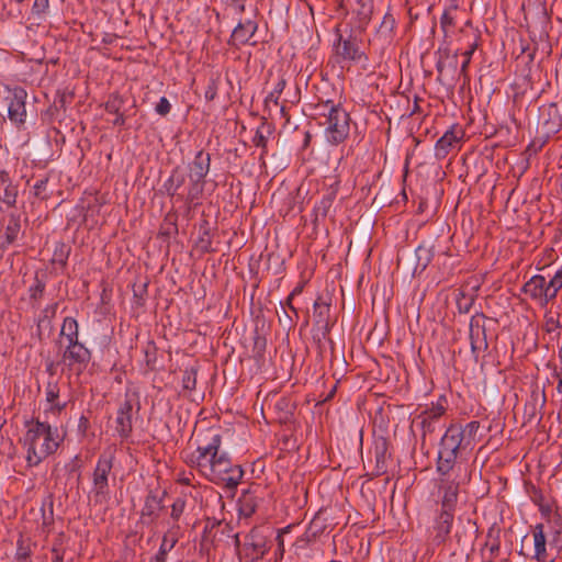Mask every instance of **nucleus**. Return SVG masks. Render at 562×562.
I'll return each instance as SVG.
<instances>
[{
    "label": "nucleus",
    "instance_id": "obj_52",
    "mask_svg": "<svg viewBox=\"0 0 562 562\" xmlns=\"http://www.w3.org/2000/svg\"><path fill=\"white\" fill-rule=\"evenodd\" d=\"M136 113V101L132 100L130 104V109H124V112H119V114H114V119L112 120V124L114 126H124L126 120Z\"/></svg>",
    "mask_w": 562,
    "mask_h": 562
},
{
    "label": "nucleus",
    "instance_id": "obj_16",
    "mask_svg": "<svg viewBox=\"0 0 562 562\" xmlns=\"http://www.w3.org/2000/svg\"><path fill=\"white\" fill-rule=\"evenodd\" d=\"M464 136V132L457 125L451 126L436 143L435 156L437 159L446 158Z\"/></svg>",
    "mask_w": 562,
    "mask_h": 562
},
{
    "label": "nucleus",
    "instance_id": "obj_51",
    "mask_svg": "<svg viewBox=\"0 0 562 562\" xmlns=\"http://www.w3.org/2000/svg\"><path fill=\"white\" fill-rule=\"evenodd\" d=\"M315 540V533L305 530V532L293 543L295 553L299 555L301 552L305 551Z\"/></svg>",
    "mask_w": 562,
    "mask_h": 562
},
{
    "label": "nucleus",
    "instance_id": "obj_47",
    "mask_svg": "<svg viewBox=\"0 0 562 562\" xmlns=\"http://www.w3.org/2000/svg\"><path fill=\"white\" fill-rule=\"evenodd\" d=\"M70 255V247L66 244L61 243L60 245L56 246L53 257H52V263L53 265H59L60 268H65L67 265L68 257Z\"/></svg>",
    "mask_w": 562,
    "mask_h": 562
},
{
    "label": "nucleus",
    "instance_id": "obj_46",
    "mask_svg": "<svg viewBox=\"0 0 562 562\" xmlns=\"http://www.w3.org/2000/svg\"><path fill=\"white\" fill-rule=\"evenodd\" d=\"M498 533L499 529L495 530L494 528H491L487 533V539L484 547L488 550L491 558H497L499 554L501 541Z\"/></svg>",
    "mask_w": 562,
    "mask_h": 562
},
{
    "label": "nucleus",
    "instance_id": "obj_26",
    "mask_svg": "<svg viewBox=\"0 0 562 562\" xmlns=\"http://www.w3.org/2000/svg\"><path fill=\"white\" fill-rule=\"evenodd\" d=\"M352 13L356 15V27L363 32L368 27L373 14V0H355Z\"/></svg>",
    "mask_w": 562,
    "mask_h": 562
},
{
    "label": "nucleus",
    "instance_id": "obj_34",
    "mask_svg": "<svg viewBox=\"0 0 562 562\" xmlns=\"http://www.w3.org/2000/svg\"><path fill=\"white\" fill-rule=\"evenodd\" d=\"M273 132V128L270 124H268L266 121H263L257 128L256 134L252 138V143L256 147H259L262 149L260 155V160H262V164H265L263 156L267 154V143H268V136L271 135Z\"/></svg>",
    "mask_w": 562,
    "mask_h": 562
},
{
    "label": "nucleus",
    "instance_id": "obj_19",
    "mask_svg": "<svg viewBox=\"0 0 562 562\" xmlns=\"http://www.w3.org/2000/svg\"><path fill=\"white\" fill-rule=\"evenodd\" d=\"M446 408L442 405H432L417 415L416 420L422 428V438L425 440L427 435L437 430V424L445 414Z\"/></svg>",
    "mask_w": 562,
    "mask_h": 562
},
{
    "label": "nucleus",
    "instance_id": "obj_63",
    "mask_svg": "<svg viewBox=\"0 0 562 562\" xmlns=\"http://www.w3.org/2000/svg\"><path fill=\"white\" fill-rule=\"evenodd\" d=\"M453 25H454V18L451 15L449 10H445V12L442 13V15L440 18V26H441L445 35H447V29L449 26H453Z\"/></svg>",
    "mask_w": 562,
    "mask_h": 562
},
{
    "label": "nucleus",
    "instance_id": "obj_14",
    "mask_svg": "<svg viewBox=\"0 0 562 562\" xmlns=\"http://www.w3.org/2000/svg\"><path fill=\"white\" fill-rule=\"evenodd\" d=\"M25 99L26 91L21 87L14 88L9 98L8 117L16 127H21L26 121Z\"/></svg>",
    "mask_w": 562,
    "mask_h": 562
},
{
    "label": "nucleus",
    "instance_id": "obj_59",
    "mask_svg": "<svg viewBox=\"0 0 562 562\" xmlns=\"http://www.w3.org/2000/svg\"><path fill=\"white\" fill-rule=\"evenodd\" d=\"M184 508H186V499L182 497H178L171 505V514H170L171 518L176 521L179 520V518L181 517V515L184 512Z\"/></svg>",
    "mask_w": 562,
    "mask_h": 562
},
{
    "label": "nucleus",
    "instance_id": "obj_25",
    "mask_svg": "<svg viewBox=\"0 0 562 562\" xmlns=\"http://www.w3.org/2000/svg\"><path fill=\"white\" fill-rule=\"evenodd\" d=\"M244 549L251 550L250 555H255L256 560H261L268 551L266 536L258 528H252L246 536Z\"/></svg>",
    "mask_w": 562,
    "mask_h": 562
},
{
    "label": "nucleus",
    "instance_id": "obj_38",
    "mask_svg": "<svg viewBox=\"0 0 562 562\" xmlns=\"http://www.w3.org/2000/svg\"><path fill=\"white\" fill-rule=\"evenodd\" d=\"M199 232H200V236L196 241V248L202 254H207V252L214 251V249L212 248V238L210 235V224L206 220H204L200 224Z\"/></svg>",
    "mask_w": 562,
    "mask_h": 562
},
{
    "label": "nucleus",
    "instance_id": "obj_11",
    "mask_svg": "<svg viewBox=\"0 0 562 562\" xmlns=\"http://www.w3.org/2000/svg\"><path fill=\"white\" fill-rule=\"evenodd\" d=\"M467 459L438 447L436 472L439 476L459 477Z\"/></svg>",
    "mask_w": 562,
    "mask_h": 562
},
{
    "label": "nucleus",
    "instance_id": "obj_64",
    "mask_svg": "<svg viewBox=\"0 0 562 562\" xmlns=\"http://www.w3.org/2000/svg\"><path fill=\"white\" fill-rule=\"evenodd\" d=\"M456 539V542L459 547L463 548L467 547L470 543V536H467L465 531H461L460 529L456 530V533L453 536Z\"/></svg>",
    "mask_w": 562,
    "mask_h": 562
},
{
    "label": "nucleus",
    "instance_id": "obj_17",
    "mask_svg": "<svg viewBox=\"0 0 562 562\" xmlns=\"http://www.w3.org/2000/svg\"><path fill=\"white\" fill-rule=\"evenodd\" d=\"M389 448L390 442L385 437L381 436L374 440V467L369 473L371 477H379L387 472V461L391 458V453H389Z\"/></svg>",
    "mask_w": 562,
    "mask_h": 562
},
{
    "label": "nucleus",
    "instance_id": "obj_42",
    "mask_svg": "<svg viewBox=\"0 0 562 562\" xmlns=\"http://www.w3.org/2000/svg\"><path fill=\"white\" fill-rule=\"evenodd\" d=\"M127 100L123 98L117 92L111 93L104 104L105 111L109 114H119V112H124V109H130V105L126 106Z\"/></svg>",
    "mask_w": 562,
    "mask_h": 562
},
{
    "label": "nucleus",
    "instance_id": "obj_21",
    "mask_svg": "<svg viewBox=\"0 0 562 562\" xmlns=\"http://www.w3.org/2000/svg\"><path fill=\"white\" fill-rule=\"evenodd\" d=\"M166 491L162 492V496H158L156 493L150 491L145 497V503L140 512L142 522L153 524L159 517V512L165 508L162 498L166 495Z\"/></svg>",
    "mask_w": 562,
    "mask_h": 562
},
{
    "label": "nucleus",
    "instance_id": "obj_23",
    "mask_svg": "<svg viewBox=\"0 0 562 562\" xmlns=\"http://www.w3.org/2000/svg\"><path fill=\"white\" fill-rule=\"evenodd\" d=\"M112 467L111 456H100L93 473V485L97 494H103L105 492V488L108 487V475Z\"/></svg>",
    "mask_w": 562,
    "mask_h": 562
},
{
    "label": "nucleus",
    "instance_id": "obj_29",
    "mask_svg": "<svg viewBox=\"0 0 562 562\" xmlns=\"http://www.w3.org/2000/svg\"><path fill=\"white\" fill-rule=\"evenodd\" d=\"M21 232V217L20 214L10 213L8 216V223L4 227L3 240L0 241V248L4 250L10 245H13L19 237Z\"/></svg>",
    "mask_w": 562,
    "mask_h": 562
},
{
    "label": "nucleus",
    "instance_id": "obj_58",
    "mask_svg": "<svg viewBox=\"0 0 562 562\" xmlns=\"http://www.w3.org/2000/svg\"><path fill=\"white\" fill-rule=\"evenodd\" d=\"M552 379L557 381V386L551 394V401L562 404V374L552 372Z\"/></svg>",
    "mask_w": 562,
    "mask_h": 562
},
{
    "label": "nucleus",
    "instance_id": "obj_3",
    "mask_svg": "<svg viewBox=\"0 0 562 562\" xmlns=\"http://www.w3.org/2000/svg\"><path fill=\"white\" fill-rule=\"evenodd\" d=\"M479 429L480 422L477 420L469 422L465 425L452 423L440 438L439 447L468 459L474 449Z\"/></svg>",
    "mask_w": 562,
    "mask_h": 562
},
{
    "label": "nucleus",
    "instance_id": "obj_32",
    "mask_svg": "<svg viewBox=\"0 0 562 562\" xmlns=\"http://www.w3.org/2000/svg\"><path fill=\"white\" fill-rule=\"evenodd\" d=\"M258 506L255 491L251 488L243 491L238 498V512L244 517H250L255 514Z\"/></svg>",
    "mask_w": 562,
    "mask_h": 562
},
{
    "label": "nucleus",
    "instance_id": "obj_9",
    "mask_svg": "<svg viewBox=\"0 0 562 562\" xmlns=\"http://www.w3.org/2000/svg\"><path fill=\"white\" fill-rule=\"evenodd\" d=\"M222 443V437L217 432H211L210 439L205 441L203 445H199L195 451L188 453L186 456V463L199 470L201 474L205 476L210 454L214 458V453L216 449H220Z\"/></svg>",
    "mask_w": 562,
    "mask_h": 562
},
{
    "label": "nucleus",
    "instance_id": "obj_30",
    "mask_svg": "<svg viewBox=\"0 0 562 562\" xmlns=\"http://www.w3.org/2000/svg\"><path fill=\"white\" fill-rule=\"evenodd\" d=\"M49 139H54V134L49 133L44 138L34 139L30 147L32 150L33 160L37 162H45L49 159Z\"/></svg>",
    "mask_w": 562,
    "mask_h": 562
},
{
    "label": "nucleus",
    "instance_id": "obj_1",
    "mask_svg": "<svg viewBox=\"0 0 562 562\" xmlns=\"http://www.w3.org/2000/svg\"><path fill=\"white\" fill-rule=\"evenodd\" d=\"M66 431L59 436L58 429H52L47 423H32L24 436L27 447L26 461L30 467L37 465L45 457L54 453L64 440Z\"/></svg>",
    "mask_w": 562,
    "mask_h": 562
},
{
    "label": "nucleus",
    "instance_id": "obj_61",
    "mask_svg": "<svg viewBox=\"0 0 562 562\" xmlns=\"http://www.w3.org/2000/svg\"><path fill=\"white\" fill-rule=\"evenodd\" d=\"M529 497L531 502L537 505L538 507L540 504L546 503L548 499H546L543 493L541 490L537 488L536 486H531V488L528 491Z\"/></svg>",
    "mask_w": 562,
    "mask_h": 562
},
{
    "label": "nucleus",
    "instance_id": "obj_24",
    "mask_svg": "<svg viewBox=\"0 0 562 562\" xmlns=\"http://www.w3.org/2000/svg\"><path fill=\"white\" fill-rule=\"evenodd\" d=\"M132 411L133 405L130 400H125L117 409L115 430L122 438H127L132 432Z\"/></svg>",
    "mask_w": 562,
    "mask_h": 562
},
{
    "label": "nucleus",
    "instance_id": "obj_62",
    "mask_svg": "<svg viewBox=\"0 0 562 562\" xmlns=\"http://www.w3.org/2000/svg\"><path fill=\"white\" fill-rule=\"evenodd\" d=\"M171 110V104L166 97H161L159 102L156 104L155 111L161 115L166 116Z\"/></svg>",
    "mask_w": 562,
    "mask_h": 562
},
{
    "label": "nucleus",
    "instance_id": "obj_27",
    "mask_svg": "<svg viewBox=\"0 0 562 562\" xmlns=\"http://www.w3.org/2000/svg\"><path fill=\"white\" fill-rule=\"evenodd\" d=\"M434 246L430 244H420L414 252L415 265L412 267V274L417 276L426 270L434 258Z\"/></svg>",
    "mask_w": 562,
    "mask_h": 562
},
{
    "label": "nucleus",
    "instance_id": "obj_50",
    "mask_svg": "<svg viewBox=\"0 0 562 562\" xmlns=\"http://www.w3.org/2000/svg\"><path fill=\"white\" fill-rule=\"evenodd\" d=\"M286 86V80L281 77L276 83L273 90L266 97L265 105L268 106L269 103H273L276 105L279 104V98L282 94L284 88Z\"/></svg>",
    "mask_w": 562,
    "mask_h": 562
},
{
    "label": "nucleus",
    "instance_id": "obj_57",
    "mask_svg": "<svg viewBox=\"0 0 562 562\" xmlns=\"http://www.w3.org/2000/svg\"><path fill=\"white\" fill-rule=\"evenodd\" d=\"M539 512L541 513V516L547 520V524H549L555 515H561L558 510H553L552 501H547L546 503L540 504Z\"/></svg>",
    "mask_w": 562,
    "mask_h": 562
},
{
    "label": "nucleus",
    "instance_id": "obj_36",
    "mask_svg": "<svg viewBox=\"0 0 562 562\" xmlns=\"http://www.w3.org/2000/svg\"><path fill=\"white\" fill-rule=\"evenodd\" d=\"M69 548V538L65 533H59L54 540L50 549V562H64V557Z\"/></svg>",
    "mask_w": 562,
    "mask_h": 562
},
{
    "label": "nucleus",
    "instance_id": "obj_40",
    "mask_svg": "<svg viewBox=\"0 0 562 562\" xmlns=\"http://www.w3.org/2000/svg\"><path fill=\"white\" fill-rule=\"evenodd\" d=\"M475 297V294L467 293L464 289L457 290L456 304L459 313L468 314L474 304Z\"/></svg>",
    "mask_w": 562,
    "mask_h": 562
},
{
    "label": "nucleus",
    "instance_id": "obj_4",
    "mask_svg": "<svg viewBox=\"0 0 562 562\" xmlns=\"http://www.w3.org/2000/svg\"><path fill=\"white\" fill-rule=\"evenodd\" d=\"M244 476V470L238 464H233L225 452L220 453L216 449L214 458L210 454L209 467L205 477L227 490H235Z\"/></svg>",
    "mask_w": 562,
    "mask_h": 562
},
{
    "label": "nucleus",
    "instance_id": "obj_6",
    "mask_svg": "<svg viewBox=\"0 0 562 562\" xmlns=\"http://www.w3.org/2000/svg\"><path fill=\"white\" fill-rule=\"evenodd\" d=\"M333 324L334 321L330 317V302L318 296L313 304L312 338L319 352H323L325 340H328L331 346L334 345L329 337Z\"/></svg>",
    "mask_w": 562,
    "mask_h": 562
},
{
    "label": "nucleus",
    "instance_id": "obj_39",
    "mask_svg": "<svg viewBox=\"0 0 562 562\" xmlns=\"http://www.w3.org/2000/svg\"><path fill=\"white\" fill-rule=\"evenodd\" d=\"M47 274L45 271H36L34 276V283L30 286L29 293L33 301H38L43 297L46 286Z\"/></svg>",
    "mask_w": 562,
    "mask_h": 562
},
{
    "label": "nucleus",
    "instance_id": "obj_13",
    "mask_svg": "<svg viewBox=\"0 0 562 562\" xmlns=\"http://www.w3.org/2000/svg\"><path fill=\"white\" fill-rule=\"evenodd\" d=\"M454 515L438 512L431 527L428 529V540L434 547L445 544L450 539Z\"/></svg>",
    "mask_w": 562,
    "mask_h": 562
},
{
    "label": "nucleus",
    "instance_id": "obj_53",
    "mask_svg": "<svg viewBox=\"0 0 562 562\" xmlns=\"http://www.w3.org/2000/svg\"><path fill=\"white\" fill-rule=\"evenodd\" d=\"M196 369L190 368L184 370L182 374V389L186 391H193L196 385Z\"/></svg>",
    "mask_w": 562,
    "mask_h": 562
},
{
    "label": "nucleus",
    "instance_id": "obj_56",
    "mask_svg": "<svg viewBox=\"0 0 562 562\" xmlns=\"http://www.w3.org/2000/svg\"><path fill=\"white\" fill-rule=\"evenodd\" d=\"M276 408L283 413V416L281 418L288 419L294 411V404L291 403V401L286 397H281L276 403Z\"/></svg>",
    "mask_w": 562,
    "mask_h": 562
},
{
    "label": "nucleus",
    "instance_id": "obj_20",
    "mask_svg": "<svg viewBox=\"0 0 562 562\" xmlns=\"http://www.w3.org/2000/svg\"><path fill=\"white\" fill-rule=\"evenodd\" d=\"M258 29V24L256 21L252 20H246L244 22H239L235 29L233 30V33L231 35L229 44L232 45H251L256 46L257 41L254 40L255 33Z\"/></svg>",
    "mask_w": 562,
    "mask_h": 562
},
{
    "label": "nucleus",
    "instance_id": "obj_2",
    "mask_svg": "<svg viewBox=\"0 0 562 562\" xmlns=\"http://www.w3.org/2000/svg\"><path fill=\"white\" fill-rule=\"evenodd\" d=\"M316 114L324 119L319 122L324 126V134L327 142L331 145L344 143L350 132V115L340 103L333 100L317 103L315 105Z\"/></svg>",
    "mask_w": 562,
    "mask_h": 562
},
{
    "label": "nucleus",
    "instance_id": "obj_37",
    "mask_svg": "<svg viewBox=\"0 0 562 562\" xmlns=\"http://www.w3.org/2000/svg\"><path fill=\"white\" fill-rule=\"evenodd\" d=\"M548 525L550 544L562 550V515H555Z\"/></svg>",
    "mask_w": 562,
    "mask_h": 562
},
{
    "label": "nucleus",
    "instance_id": "obj_31",
    "mask_svg": "<svg viewBox=\"0 0 562 562\" xmlns=\"http://www.w3.org/2000/svg\"><path fill=\"white\" fill-rule=\"evenodd\" d=\"M396 20L392 13L386 12L376 31V37L384 44H391L394 40Z\"/></svg>",
    "mask_w": 562,
    "mask_h": 562
},
{
    "label": "nucleus",
    "instance_id": "obj_44",
    "mask_svg": "<svg viewBox=\"0 0 562 562\" xmlns=\"http://www.w3.org/2000/svg\"><path fill=\"white\" fill-rule=\"evenodd\" d=\"M177 541L178 538L176 536H171L170 532L166 533L162 537L160 548L158 550V553L155 555L154 560L156 562H166L168 552L173 549Z\"/></svg>",
    "mask_w": 562,
    "mask_h": 562
},
{
    "label": "nucleus",
    "instance_id": "obj_22",
    "mask_svg": "<svg viewBox=\"0 0 562 562\" xmlns=\"http://www.w3.org/2000/svg\"><path fill=\"white\" fill-rule=\"evenodd\" d=\"M186 179L187 175L180 169V167L173 168L171 175L162 186L165 193L168 196L176 199V201H182L186 203L187 195L180 192V189L183 187Z\"/></svg>",
    "mask_w": 562,
    "mask_h": 562
},
{
    "label": "nucleus",
    "instance_id": "obj_55",
    "mask_svg": "<svg viewBox=\"0 0 562 562\" xmlns=\"http://www.w3.org/2000/svg\"><path fill=\"white\" fill-rule=\"evenodd\" d=\"M549 293L551 292V301L555 299L559 290L562 288V269L557 271L552 279L547 282Z\"/></svg>",
    "mask_w": 562,
    "mask_h": 562
},
{
    "label": "nucleus",
    "instance_id": "obj_28",
    "mask_svg": "<svg viewBox=\"0 0 562 562\" xmlns=\"http://www.w3.org/2000/svg\"><path fill=\"white\" fill-rule=\"evenodd\" d=\"M533 536V554L531 559L538 562H549V554L547 552V538L544 533V526L537 524L532 530Z\"/></svg>",
    "mask_w": 562,
    "mask_h": 562
},
{
    "label": "nucleus",
    "instance_id": "obj_8",
    "mask_svg": "<svg viewBox=\"0 0 562 562\" xmlns=\"http://www.w3.org/2000/svg\"><path fill=\"white\" fill-rule=\"evenodd\" d=\"M562 127V101L550 102L539 108L538 132L544 137L557 134Z\"/></svg>",
    "mask_w": 562,
    "mask_h": 562
},
{
    "label": "nucleus",
    "instance_id": "obj_33",
    "mask_svg": "<svg viewBox=\"0 0 562 562\" xmlns=\"http://www.w3.org/2000/svg\"><path fill=\"white\" fill-rule=\"evenodd\" d=\"M77 337V330L72 333ZM91 359V353L88 348H86L82 344L77 341V338L72 339V364L78 363V368L76 369L77 374H80L81 367H86ZM75 369L72 368V371Z\"/></svg>",
    "mask_w": 562,
    "mask_h": 562
},
{
    "label": "nucleus",
    "instance_id": "obj_35",
    "mask_svg": "<svg viewBox=\"0 0 562 562\" xmlns=\"http://www.w3.org/2000/svg\"><path fill=\"white\" fill-rule=\"evenodd\" d=\"M213 530H215L213 539L217 541H222L224 538H231L233 536V527L229 524H224L223 521L215 519L213 521L207 520L204 531L212 532Z\"/></svg>",
    "mask_w": 562,
    "mask_h": 562
},
{
    "label": "nucleus",
    "instance_id": "obj_48",
    "mask_svg": "<svg viewBox=\"0 0 562 562\" xmlns=\"http://www.w3.org/2000/svg\"><path fill=\"white\" fill-rule=\"evenodd\" d=\"M252 340H254V346H252L254 358L256 360H260L263 358L265 352H266L267 339L263 335H261L259 333L258 328H256L255 333H254Z\"/></svg>",
    "mask_w": 562,
    "mask_h": 562
},
{
    "label": "nucleus",
    "instance_id": "obj_54",
    "mask_svg": "<svg viewBox=\"0 0 562 562\" xmlns=\"http://www.w3.org/2000/svg\"><path fill=\"white\" fill-rule=\"evenodd\" d=\"M144 356H145V362L146 366L149 369H154V364L157 360V347L154 341H148L146 346L144 347Z\"/></svg>",
    "mask_w": 562,
    "mask_h": 562
},
{
    "label": "nucleus",
    "instance_id": "obj_41",
    "mask_svg": "<svg viewBox=\"0 0 562 562\" xmlns=\"http://www.w3.org/2000/svg\"><path fill=\"white\" fill-rule=\"evenodd\" d=\"M33 547L35 543L29 537L20 535L16 541L15 560H27L33 554Z\"/></svg>",
    "mask_w": 562,
    "mask_h": 562
},
{
    "label": "nucleus",
    "instance_id": "obj_18",
    "mask_svg": "<svg viewBox=\"0 0 562 562\" xmlns=\"http://www.w3.org/2000/svg\"><path fill=\"white\" fill-rule=\"evenodd\" d=\"M522 292L532 300L538 301L541 306L547 305L551 301V292L549 293L547 280L540 274L530 278V280L524 284Z\"/></svg>",
    "mask_w": 562,
    "mask_h": 562
},
{
    "label": "nucleus",
    "instance_id": "obj_43",
    "mask_svg": "<svg viewBox=\"0 0 562 562\" xmlns=\"http://www.w3.org/2000/svg\"><path fill=\"white\" fill-rule=\"evenodd\" d=\"M336 194L334 192H330L322 198V200L314 206V215L315 221H318L319 218L324 220L335 201Z\"/></svg>",
    "mask_w": 562,
    "mask_h": 562
},
{
    "label": "nucleus",
    "instance_id": "obj_49",
    "mask_svg": "<svg viewBox=\"0 0 562 562\" xmlns=\"http://www.w3.org/2000/svg\"><path fill=\"white\" fill-rule=\"evenodd\" d=\"M220 81L221 75L218 72H215L210 77L206 89L204 91V98L207 102L215 100L217 95Z\"/></svg>",
    "mask_w": 562,
    "mask_h": 562
},
{
    "label": "nucleus",
    "instance_id": "obj_12",
    "mask_svg": "<svg viewBox=\"0 0 562 562\" xmlns=\"http://www.w3.org/2000/svg\"><path fill=\"white\" fill-rule=\"evenodd\" d=\"M459 487L460 481L458 477L439 476L438 490L441 495L439 512L451 513L454 515L459 496Z\"/></svg>",
    "mask_w": 562,
    "mask_h": 562
},
{
    "label": "nucleus",
    "instance_id": "obj_60",
    "mask_svg": "<svg viewBox=\"0 0 562 562\" xmlns=\"http://www.w3.org/2000/svg\"><path fill=\"white\" fill-rule=\"evenodd\" d=\"M161 229H162L161 234L166 235V236H170L172 234H177L178 233V227H177V224H176L175 216L168 215L165 218V224L162 225Z\"/></svg>",
    "mask_w": 562,
    "mask_h": 562
},
{
    "label": "nucleus",
    "instance_id": "obj_15",
    "mask_svg": "<svg viewBox=\"0 0 562 562\" xmlns=\"http://www.w3.org/2000/svg\"><path fill=\"white\" fill-rule=\"evenodd\" d=\"M360 40L352 33L347 37L338 34L337 43L335 44L336 54L344 60L359 61L364 57L363 52L360 50Z\"/></svg>",
    "mask_w": 562,
    "mask_h": 562
},
{
    "label": "nucleus",
    "instance_id": "obj_10",
    "mask_svg": "<svg viewBox=\"0 0 562 562\" xmlns=\"http://www.w3.org/2000/svg\"><path fill=\"white\" fill-rule=\"evenodd\" d=\"M485 321L493 319L487 318L483 313H476L470 319V345L475 361H477L480 352L488 348Z\"/></svg>",
    "mask_w": 562,
    "mask_h": 562
},
{
    "label": "nucleus",
    "instance_id": "obj_7",
    "mask_svg": "<svg viewBox=\"0 0 562 562\" xmlns=\"http://www.w3.org/2000/svg\"><path fill=\"white\" fill-rule=\"evenodd\" d=\"M67 92L57 93L52 105L46 111L54 134V142L58 145L66 143L67 133L70 132V116L67 113Z\"/></svg>",
    "mask_w": 562,
    "mask_h": 562
},
{
    "label": "nucleus",
    "instance_id": "obj_5",
    "mask_svg": "<svg viewBox=\"0 0 562 562\" xmlns=\"http://www.w3.org/2000/svg\"><path fill=\"white\" fill-rule=\"evenodd\" d=\"M211 167V155L204 150H200L194 156V159L188 165L189 169V187L186 196V204H196L202 198L205 178Z\"/></svg>",
    "mask_w": 562,
    "mask_h": 562
},
{
    "label": "nucleus",
    "instance_id": "obj_45",
    "mask_svg": "<svg viewBox=\"0 0 562 562\" xmlns=\"http://www.w3.org/2000/svg\"><path fill=\"white\" fill-rule=\"evenodd\" d=\"M18 195V186L13 182L8 183L7 187H4L3 192L0 194V202L3 203L8 209L15 207Z\"/></svg>",
    "mask_w": 562,
    "mask_h": 562
}]
</instances>
